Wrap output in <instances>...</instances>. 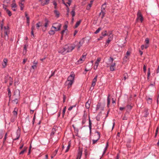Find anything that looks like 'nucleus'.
I'll return each mask as SVG.
<instances>
[{
	"mask_svg": "<svg viewBox=\"0 0 159 159\" xmlns=\"http://www.w3.org/2000/svg\"><path fill=\"white\" fill-rule=\"evenodd\" d=\"M66 48V53L71 52L75 48V46H65Z\"/></svg>",
	"mask_w": 159,
	"mask_h": 159,
	"instance_id": "obj_1",
	"label": "nucleus"
},
{
	"mask_svg": "<svg viewBox=\"0 0 159 159\" xmlns=\"http://www.w3.org/2000/svg\"><path fill=\"white\" fill-rule=\"evenodd\" d=\"M57 24V25H56V26H52L51 29H52V28H54L55 29V31H58L60 30L61 25L60 24H54L55 25H56Z\"/></svg>",
	"mask_w": 159,
	"mask_h": 159,
	"instance_id": "obj_2",
	"label": "nucleus"
},
{
	"mask_svg": "<svg viewBox=\"0 0 159 159\" xmlns=\"http://www.w3.org/2000/svg\"><path fill=\"white\" fill-rule=\"evenodd\" d=\"M137 16V20L138 21L139 20H140L141 22H142L143 20V17L139 11L138 12Z\"/></svg>",
	"mask_w": 159,
	"mask_h": 159,
	"instance_id": "obj_3",
	"label": "nucleus"
},
{
	"mask_svg": "<svg viewBox=\"0 0 159 159\" xmlns=\"http://www.w3.org/2000/svg\"><path fill=\"white\" fill-rule=\"evenodd\" d=\"M75 75L74 73L71 72L67 78V80L74 82Z\"/></svg>",
	"mask_w": 159,
	"mask_h": 159,
	"instance_id": "obj_4",
	"label": "nucleus"
},
{
	"mask_svg": "<svg viewBox=\"0 0 159 159\" xmlns=\"http://www.w3.org/2000/svg\"><path fill=\"white\" fill-rule=\"evenodd\" d=\"M66 51V48L65 47L64 48H60L58 50V52L62 54H65L67 53Z\"/></svg>",
	"mask_w": 159,
	"mask_h": 159,
	"instance_id": "obj_5",
	"label": "nucleus"
},
{
	"mask_svg": "<svg viewBox=\"0 0 159 159\" xmlns=\"http://www.w3.org/2000/svg\"><path fill=\"white\" fill-rule=\"evenodd\" d=\"M74 82L67 80L65 83L66 85L67 86V89H69L71 87Z\"/></svg>",
	"mask_w": 159,
	"mask_h": 159,
	"instance_id": "obj_6",
	"label": "nucleus"
},
{
	"mask_svg": "<svg viewBox=\"0 0 159 159\" xmlns=\"http://www.w3.org/2000/svg\"><path fill=\"white\" fill-rule=\"evenodd\" d=\"M4 29L5 34H6L7 35V34H9V27L8 26L7 27L4 26Z\"/></svg>",
	"mask_w": 159,
	"mask_h": 159,
	"instance_id": "obj_7",
	"label": "nucleus"
},
{
	"mask_svg": "<svg viewBox=\"0 0 159 159\" xmlns=\"http://www.w3.org/2000/svg\"><path fill=\"white\" fill-rule=\"evenodd\" d=\"M98 77V75L96 76L95 78L93 79L92 83V86L93 87L96 84V83L97 80V78Z\"/></svg>",
	"mask_w": 159,
	"mask_h": 159,
	"instance_id": "obj_8",
	"label": "nucleus"
},
{
	"mask_svg": "<svg viewBox=\"0 0 159 159\" xmlns=\"http://www.w3.org/2000/svg\"><path fill=\"white\" fill-rule=\"evenodd\" d=\"M7 60L6 58H4L3 60V63H2V66L3 68H5L7 65Z\"/></svg>",
	"mask_w": 159,
	"mask_h": 159,
	"instance_id": "obj_9",
	"label": "nucleus"
},
{
	"mask_svg": "<svg viewBox=\"0 0 159 159\" xmlns=\"http://www.w3.org/2000/svg\"><path fill=\"white\" fill-rule=\"evenodd\" d=\"M106 14V12H103L102 11L99 14V16H101L102 19Z\"/></svg>",
	"mask_w": 159,
	"mask_h": 159,
	"instance_id": "obj_10",
	"label": "nucleus"
},
{
	"mask_svg": "<svg viewBox=\"0 0 159 159\" xmlns=\"http://www.w3.org/2000/svg\"><path fill=\"white\" fill-rule=\"evenodd\" d=\"M106 3H105L103 4L102 6L101 9V11H102L103 12H106V11L105 10V8H106Z\"/></svg>",
	"mask_w": 159,
	"mask_h": 159,
	"instance_id": "obj_11",
	"label": "nucleus"
},
{
	"mask_svg": "<svg viewBox=\"0 0 159 159\" xmlns=\"http://www.w3.org/2000/svg\"><path fill=\"white\" fill-rule=\"evenodd\" d=\"M83 43V42H81V41H80L78 44L77 45V50H79L80 49V48L82 46V45Z\"/></svg>",
	"mask_w": 159,
	"mask_h": 159,
	"instance_id": "obj_12",
	"label": "nucleus"
},
{
	"mask_svg": "<svg viewBox=\"0 0 159 159\" xmlns=\"http://www.w3.org/2000/svg\"><path fill=\"white\" fill-rule=\"evenodd\" d=\"M97 136V139H93L92 140L93 141V144H95L96 143L97 141L99 139V136L98 135V134H97V135H96Z\"/></svg>",
	"mask_w": 159,
	"mask_h": 159,
	"instance_id": "obj_13",
	"label": "nucleus"
},
{
	"mask_svg": "<svg viewBox=\"0 0 159 159\" xmlns=\"http://www.w3.org/2000/svg\"><path fill=\"white\" fill-rule=\"evenodd\" d=\"M18 110V109L16 107H15L12 112L13 114L15 116H17Z\"/></svg>",
	"mask_w": 159,
	"mask_h": 159,
	"instance_id": "obj_14",
	"label": "nucleus"
},
{
	"mask_svg": "<svg viewBox=\"0 0 159 159\" xmlns=\"http://www.w3.org/2000/svg\"><path fill=\"white\" fill-rule=\"evenodd\" d=\"M110 96V95L109 94L108 96L107 97V107H108L109 106L110 102V100L109 98V97Z\"/></svg>",
	"mask_w": 159,
	"mask_h": 159,
	"instance_id": "obj_15",
	"label": "nucleus"
},
{
	"mask_svg": "<svg viewBox=\"0 0 159 159\" xmlns=\"http://www.w3.org/2000/svg\"><path fill=\"white\" fill-rule=\"evenodd\" d=\"M20 132H17L16 133V138L13 139V140L15 141L17 139H18L20 136Z\"/></svg>",
	"mask_w": 159,
	"mask_h": 159,
	"instance_id": "obj_16",
	"label": "nucleus"
},
{
	"mask_svg": "<svg viewBox=\"0 0 159 159\" xmlns=\"http://www.w3.org/2000/svg\"><path fill=\"white\" fill-rule=\"evenodd\" d=\"M90 102H89V101H88L86 103L85 107L86 108L89 109L90 107Z\"/></svg>",
	"mask_w": 159,
	"mask_h": 159,
	"instance_id": "obj_17",
	"label": "nucleus"
},
{
	"mask_svg": "<svg viewBox=\"0 0 159 159\" xmlns=\"http://www.w3.org/2000/svg\"><path fill=\"white\" fill-rule=\"evenodd\" d=\"M112 39V38H111V37H110V38H109L106 41V45L108 46V44L111 41Z\"/></svg>",
	"mask_w": 159,
	"mask_h": 159,
	"instance_id": "obj_18",
	"label": "nucleus"
},
{
	"mask_svg": "<svg viewBox=\"0 0 159 159\" xmlns=\"http://www.w3.org/2000/svg\"><path fill=\"white\" fill-rule=\"evenodd\" d=\"M82 154V151H79L77 157L76 159H78L79 157H80V159L81 155Z\"/></svg>",
	"mask_w": 159,
	"mask_h": 159,
	"instance_id": "obj_19",
	"label": "nucleus"
},
{
	"mask_svg": "<svg viewBox=\"0 0 159 159\" xmlns=\"http://www.w3.org/2000/svg\"><path fill=\"white\" fill-rule=\"evenodd\" d=\"M81 21V20H80L79 21H78L77 22L75 26V28H77L79 26V25L80 24Z\"/></svg>",
	"mask_w": 159,
	"mask_h": 159,
	"instance_id": "obj_20",
	"label": "nucleus"
},
{
	"mask_svg": "<svg viewBox=\"0 0 159 159\" xmlns=\"http://www.w3.org/2000/svg\"><path fill=\"white\" fill-rule=\"evenodd\" d=\"M54 12L56 15V17L57 18H58L59 16V13L57 10H55L54 11Z\"/></svg>",
	"mask_w": 159,
	"mask_h": 159,
	"instance_id": "obj_21",
	"label": "nucleus"
},
{
	"mask_svg": "<svg viewBox=\"0 0 159 159\" xmlns=\"http://www.w3.org/2000/svg\"><path fill=\"white\" fill-rule=\"evenodd\" d=\"M7 91H8V96H9V101H10V99H11V92L9 88H8L7 89Z\"/></svg>",
	"mask_w": 159,
	"mask_h": 159,
	"instance_id": "obj_22",
	"label": "nucleus"
},
{
	"mask_svg": "<svg viewBox=\"0 0 159 159\" xmlns=\"http://www.w3.org/2000/svg\"><path fill=\"white\" fill-rule=\"evenodd\" d=\"M15 2V0H13V1L12 3L11 4V7L12 8H16V5Z\"/></svg>",
	"mask_w": 159,
	"mask_h": 159,
	"instance_id": "obj_23",
	"label": "nucleus"
},
{
	"mask_svg": "<svg viewBox=\"0 0 159 159\" xmlns=\"http://www.w3.org/2000/svg\"><path fill=\"white\" fill-rule=\"evenodd\" d=\"M45 23L44 24V26L45 27H47L48 26V23L49 21L48 20V19H45Z\"/></svg>",
	"mask_w": 159,
	"mask_h": 159,
	"instance_id": "obj_24",
	"label": "nucleus"
},
{
	"mask_svg": "<svg viewBox=\"0 0 159 159\" xmlns=\"http://www.w3.org/2000/svg\"><path fill=\"white\" fill-rule=\"evenodd\" d=\"M98 134V135L99 136V139L100 138V135L99 134V133L97 131V132H95V135L94 136V138L95 139H97V136H96V135H97V134Z\"/></svg>",
	"mask_w": 159,
	"mask_h": 159,
	"instance_id": "obj_25",
	"label": "nucleus"
},
{
	"mask_svg": "<svg viewBox=\"0 0 159 159\" xmlns=\"http://www.w3.org/2000/svg\"><path fill=\"white\" fill-rule=\"evenodd\" d=\"M48 33L50 35H53L55 33V30L52 29L51 30L49 31Z\"/></svg>",
	"mask_w": 159,
	"mask_h": 159,
	"instance_id": "obj_26",
	"label": "nucleus"
},
{
	"mask_svg": "<svg viewBox=\"0 0 159 159\" xmlns=\"http://www.w3.org/2000/svg\"><path fill=\"white\" fill-rule=\"evenodd\" d=\"M99 64V63H98L97 62H95V65H94V69L95 70H96L97 69V68Z\"/></svg>",
	"mask_w": 159,
	"mask_h": 159,
	"instance_id": "obj_27",
	"label": "nucleus"
},
{
	"mask_svg": "<svg viewBox=\"0 0 159 159\" xmlns=\"http://www.w3.org/2000/svg\"><path fill=\"white\" fill-rule=\"evenodd\" d=\"M93 61H92L90 63H88L86 65V67H87L88 65L90 66V68H91L93 64Z\"/></svg>",
	"mask_w": 159,
	"mask_h": 159,
	"instance_id": "obj_28",
	"label": "nucleus"
},
{
	"mask_svg": "<svg viewBox=\"0 0 159 159\" xmlns=\"http://www.w3.org/2000/svg\"><path fill=\"white\" fill-rule=\"evenodd\" d=\"M36 25L37 28L38 29L40 26L42 25V24H41V22H39L36 24Z\"/></svg>",
	"mask_w": 159,
	"mask_h": 159,
	"instance_id": "obj_29",
	"label": "nucleus"
},
{
	"mask_svg": "<svg viewBox=\"0 0 159 159\" xmlns=\"http://www.w3.org/2000/svg\"><path fill=\"white\" fill-rule=\"evenodd\" d=\"M70 143H69L67 147V148L65 151V152H68V151L70 147Z\"/></svg>",
	"mask_w": 159,
	"mask_h": 159,
	"instance_id": "obj_30",
	"label": "nucleus"
},
{
	"mask_svg": "<svg viewBox=\"0 0 159 159\" xmlns=\"http://www.w3.org/2000/svg\"><path fill=\"white\" fill-rule=\"evenodd\" d=\"M6 11L9 16H10L12 14L11 12L8 9H7Z\"/></svg>",
	"mask_w": 159,
	"mask_h": 159,
	"instance_id": "obj_31",
	"label": "nucleus"
},
{
	"mask_svg": "<svg viewBox=\"0 0 159 159\" xmlns=\"http://www.w3.org/2000/svg\"><path fill=\"white\" fill-rule=\"evenodd\" d=\"M102 30V29L101 27H99L98 28L97 30H96L95 31V32H94V33L95 34H97L98 33L99 31Z\"/></svg>",
	"mask_w": 159,
	"mask_h": 159,
	"instance_id": "obj_32",
	"label": "nucleus"
},
{
	"mask_svg": "<svg viewBox=\"0 0 159 159\" xmlns=\"http://www.w3.org/2000/svg\"><path fill=\"white\" fill-rule=\"evenodd\" d=\"M106 33H107V31L106 30H105L104 31H103V32H102V36L103 37H104V36H105L107 35V34Z\"/></svg>",
	"mask_w": 159,
	"mask_h": 159,
	"instance_id": "obj_33",
	"label": "nucleus"
},
{
	"mask_svg": "<svg viewBox=\"0 0 159 159\" xmlns=\"http://www.w3.org/2000/svg\"><path fill=\"white\" fill-rule=\"evenodd\" d=\"M92 123L91 121V120H90V119L89 118V129H92Z\"/></svg>",
	"mask_w": 159,
	"mask_h": 159,
	"instance_id": "obj_34",
	"label": "nucleus"
},
{
	"mask_svg": "<svg viewBox=\"0 0 159 159\" xmlns=\"http://www.w3.org/2000/svg\"><path fill=\"white\" fill-rule=\"evenodd\" d=\"M145 42L146 44H148L149 42V40L148 38H146L145 40Z\"/></svg>",
	"mask_w": 159,
	"mask_h": 159,
	"instance_id": "obj_35",
	"label": "nucleus"
},
{
	"mask_svg": "<svg viewBox=\"0 0 159 159\" xmlns=\"http://www.w3.org/2000/svg\"><path fill=\"white\" fill-rule=\"evenodd\" d=\"M71 14L72 15V17H74L75 15V11L74 9H73L71 12Z\"/></svg>",
	"mask_w": 159,
	"mask_h": 159,
	"instance_id": "obj_36",
	"label": "nucleus"
},
{
	"mask_svg": "<svg viewBox=\"0 0 159 159\" xmlns=\"http://www.w3.org/2000/svg\"><path fill=\"white\" fill-rule=\"evenodd\" d=\"M26 148H25V149L23 150H22L20 152L19 154L20 155L23 154L24 152L26 151Z\"/></svg>",
	"mask_w": 159,
	"mask_h": 159,
	"instance_id": "obj_37",
	"label": "nucleus"
},
{
	"mask_svg": "<svg viewBox=\"0 0 159 159\" xmlns=\"http://www.w3.org/2000/svg\"><path fill=\"white\" fill-rule=\"evenodd\" d=\"M92 6V3H89L86 9L87 10H89Z\"/></svg>",
	"mask_w": 159,
	"mask_h": 159,
	"instance_id": "obj_38",
	"label": "nucleus"
},
{
	"mask_svg": "<svg viewBox=\"0 0 159 159\" xmlns=\"http://www.w3.org/2000/svg\"><path fill=\"white\" fill-rule=\"evenodd\" d=\"M13 103L16 104H17L18 102V100L17 98L15 99L12 101Z\"/></svg>",
	"mask_w": 159,
	"mask_h": 159,
	"instance_id": "obj_39",
	"label": "nucleus"
},
{
	"mask_svg": "<svg viewBox=\"0 0 159 159\" xmlns=\"http://www.w3.org/2000/svg\"><path fill=\"white\" fill-rule=\"evenodd\" d=\"M49 0H46L44 2L43 4V5L48 4L49 2Z\"/></svg>",
	"mask_w": 159,
	"mask_h": 159,
	"instance_id": "obj_40",
	"label": "nucleus"
},
{
	"mask_svg": "<svg viewBox=\"0 0 159 159\" xmlns=\"http://www.w3.org/2000/svg\"><path fill=\"white\" fill-rule=\"evenodd\" d=\"M66 107H65L63 109V110H62V114H63V117L64 114H65V111H66Z\"/></svg>",
	"mask_w": 159,
	"mask_h": 159,
	"instance_id": "obj_41",
	"label": "nucleus"
},
{
	"mask_svg": "<svg viewBox=\"0 0 159 159\" xmlns=\"http://www.w3.org/2000/svg\"><path fill=\"white\" fill-rule=\"evenodd\" d=\"M58 149H57L53 153V155L54 156H55L57 154L58 151Z\"/></svg>",
	"mask_w": 159,
	"mask_h": 159,
	"instance_id": "obj_42",
	"label": "nucleus"
},
{
	"mask_svg": "<svg viewBox=\"0 0 159 159\" xmlns=\"http://www.w3.org/2000/svg\"><path fill=\"white\" fill-rule=\"evenodd\" d=\"M8 34H7V35L6 34H5V39L6 40H7L8 39Z\"/></svg>",
	"mask_w": 159,
	"mask_h": 159,
	"instance_id": "obj_43",
	"label": "nucleus"
},
{
	"mask_svg": "<svg viewBox=\"0 0 159 159\" xmlns=\"http://www.w3.org/2000/svg\"><path fill=\"white\" fill-rule=\"evenodd\" d=\"M76 106V105L72 106L68 108V110L69 111H71L74 107H75Z\"/></svg>",
	"mask_w": 159,
	"mask_h": 159,
	"instance_id": "obj_44",
	"label": "nucleus"
},
{
	"mask_svg": "<svg viewBox=\"0 0 159 159\" xmlns=\"http://www.w3.org/2000/svg\"><path fill=\"white\" fill-rule=\"evenodd\" d=\"M143 68L144 72L145 73L146 71V66L145 65H143Z\"/></svg>",
	"mask_w": 159,
	"mask_h": 159,
	"instance_id": "obj_45",
	"label": "nucleus"
},
{
	"mask_svg": "<svg viewBox=\"0 0 159 159\" xmlns=\"http://www.w3.org/2000/svg\"><path fill=\"white\" fill-rule=\"evenodd\" d=\"M150 75V68H149L148 69V77H149Z\"/></svg>",
	"mask_w": 159,
	"mask_h": 159,
	"instance_id": "obj_46",
	"label": "nucleus"
},
{
	"mask_svg": "<svg viewBox=\"0 0 159 159\" xmlns=\"http://www.w3.org/2000/svg\"><path fill=\"white\" fill-rule=\"evenodd\" d=\"M83 60L82 59V58L81 57L79 59V60L78 61V62L79 63H82V61H83Z\"/></svg>",
	"mask_w": 159,
	"mask_h": 159,
	"instance_id": "obj_47",
	"label": "nucleus"
},
{
	"mask_svg": "<svg viewBox=\"0 0 159 159\" xmlns=\"http://www.w3.org/2000/svg\"><path fill=\"white\" fill-rule=\"evenodd\" d=\"M101 59L100 58V57L98 58L97 59L96 61L95 62H97L98 63H99V62L101 61Z\"/></svg>",
	"mask_w": 159,
	"mask_h": 159,
	"instance_id": "obj_48",
	"label": "nucleus"
},
{
	"mask_svg": "<svg viewBox=\"0 0 159 159\" xmlns=\"http://www.w3.org/2000/svg\"><path fill=\"white\" fill-rule=\"evenodd\" d=\"M26 20L27 25H29L30 23V18H27V19H26Z\"/></svg>",
	"mask_w": 159,
	"mask_h": 159,
	"instance_id": "obj_49",
	"label": "nucleus"
},
{
	"mask_svg": "<svg viewBox=\"0 0 159 159\" xmlns=\"http://www.w3.org/2000/svg\"><path fill=\"white\" fill-rule=\"evenodd\" d=\"M67 7V13L66 14L67 16H69V8L67 6L66 7Z\"/></svg>",
	"mask_w": 159,
	"mask_h": 159,
	"instance_id": "obj_50",
	"label": "nucleus"
},
{
	"mask_svg": "<svg viewBox=\"0 0 159 159\" xmlns=\"http://www.w3.org/2000/svg\"><path fill=\"white\" fill-rule=\"evenodd\" d=\"M109 61L110 62L112 63L113 61V59L112 58L110 57Z\"/></svg>",
	"mask_w": 159,
	"mask_h": 159,
	"instance_id": "obj_51",
	"label": "nucleus"
},
{
	"mask_svg": "<svg viewBox=\"0 0 159 159\" xmlns=\"http://www.w3.org/2000/svg\"><path fill=\"white\" fill-rule=\"evenodd\" d=\"M110 69L111 71H113L115 70L114 67L110 66Z\"/></svg>",
	"mask_w": 159,
	"mask_h": 159,
	"instance_id": "obj_52",
	"label": "nucleus"
},
{
	"mask_svg": "<svg viewBox=\"0 0 159 159\" xmlns=\"http://www.w3.org/2000/svg\"><path fill=\"white\" fill-rule=\"evenodd\" d=\"M100 106V104H99V103L97 105L96 109V110H98L99 109Z\"/></svg>",
	"mask_w": 159,
	"mask_h": 159,
	"instance_id": "obj_53",
	"label": "nucleus"
},
{
	"mask_svg": "<svg viewBox=\"0 0 159 159\" xmlns=\"http://www.w3.org/2000/svg\"><path fill=\"white\" fill-rule=\"evenodd\" d=\"M127 73H125L124 75V77L123 80H125L127 79V77L126 76V75H127Z\"/></svg>",
	"mask_w": 159,
	"mask_h": 159,
	"instance_id": "obj_54",
	"label": "nucleus"
},
{
	"mask_svg": "<svg viewBox=\"0 0 159 159\" xmlns=\"http://www.w3.org/2000/svg\"><path fill=\"white\" fill-rule=\"evenodd\" d=\"M19 4L20 7L22 6H23V5H24V2L23 3L22 2H19Z\"/></svg>",
	"mask_w": 159,
	"mask_h": 159,
	"instance_id": "obj_55",
	"label": "nucleus"
},
{
	"mask_svg": "<svg viewBox=\"0 0 159 159\" xmlns=\"http://www.w3.org/2000/svg\"><path fill=\"white\" fill-rule=\"evenodd\" d=\"M10 0H5L4 1V3H5L8 4L9 3Z\"/></svg>",
	"mask_w": 159,
	"mask_h": 159,
	"instance_id": "obj_56",
	"label": "nucleus"
},
{
	"mask_svg": "<svg viewBox=\"0 0 159 159\" xmlns=\"http://www.w3.org/2000/svg\"><path fill=\"white\" fill-rule=\"evenodd\" d=\"M107 147H105V148L104 149V151H103V153L102 154V155H103L105 154V152L107 150Z\"/></svg>",
	"mask_w": 159,
	"mask_h": 159,
	"instance_id": "obj_57",
	"label": "nucleus"
},
{
	"mask_svg": "<svg viewBox=\"0 0 159 159\" xmlns=\"http://www.w3.org/2000/svg\"><path fill=\"white\" fill-rule=\"evenodd\" d=\"M7 133H6L5 134V137H4V141H3V142L4 143L5 141L6 140V139H7Z\"/></svg>",
	"mask_w": 159,
	"mask_h": 159,
	"instance_id": "obj_58",
	"label": "nucleus"
},
{
	"mask_svg": "<svg viewBox=\"0 0 159 159\" xmlns=\"http://www.w3.org/2000/svg\"><path fill=\"white\" fill-rule=\"evenodd\" d=\"M71 2H72V0H68V2L67 3L70 6L71 4Z\"/></svg>",
	"mask_w": 159,
	"mask_h": 159,
	"instance_id": "obj_59",
	"label": "nucleus"
},
{
	"mask_svg": "<svg viewBox=\"0 0 159 159\" xmlns=\"http://www.w3.org/2000/svg\"><path fill=\"white\" fill-rule=\"evenodd\" d=\"M37 64V63L36 62V63H35V65L32 66V68L33 69H35V68L36 67V65Z\"/></svg>",
	"mask_w": 159,
	"mask_h": 159,
	"instance_id": "obj_60",
	"label": "nucleus"
},
{
	"mask_svg": "<svg viewBox=\"0 0 159 159\" xmlns=\"http://www.w3.org/2000/svg\"><path fill=\"white\" fill-rule=\"evenodd\" d=\"M54 74H55V71H54L53 72H52V74L51 75L49 76V78H50L52 76H53L54 75Z\"/></svg>",
	"mask_w": 159,
	"mask_h": 159,
	"instance_id": "obj_61",
	"label": "nucleus"
},
{
	"mask_svg": "<svg viewBox=\"0 0 159 159\" xmlns=\"http://www.w3.org/2000/svg\"><path fill=\"white\" fill-rule=\"evenodd\" d=\"M31 37L32 38H33L34 37V31H31Z\"/></svg>",
	"mask_w": 159,
	"mask_h": 159,
	"instance_id": "obj_62",
	"label": "nucleus"
},
{
	"mask_svg": "<svg viewBox=\"0 0 159 159\" xmlns=\"http://www.w3.org/2000/svg\"><path fill=\"white\" fill-rule=\"evenodd\" d=\"M116 66V63H112V64L110 65V66L114 67Z\"/></svg>",
	"mask_w": 159,
	"mask_h": 159,
	"instance_id": "obj_63",
	"label": "nucleus"
},
{
	"mask_svg": "<svg viewBox=\"0 0 159 159\" xmlns=\"http://www.w3.org/2000/svg\"><path fill=\"white\" fill-rule=\"evenodd\" d=\"M159 72V66H158L156 70L157 73H158Z\"/></svg>",
	"mask_w": 159,
	"mask_h": 159,
	"instance_id": "obj_64",
	"label": "nucleus"
}]
</instances>
